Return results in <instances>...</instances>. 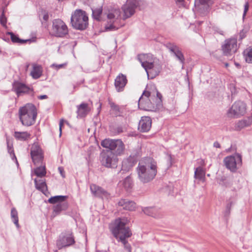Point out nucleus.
<instances>
[{"instance_id": "nucleus-1", "label": "nucleus", "mask_w": 252, "mask_h": 252, "mask_svg": "<svg viewBox=\"0 0 252 252\" xmlns=\"http://www.w3.org/2000/svg\"><path fill=\"white\" fill-rule=\"evenodd\" d=\"M136 171L139 180L144 183H148L157 174V162L153 158H144L139 161Z\"/></svg>"}, {"instance_id": "nucleus-2", "label": "nucleus", "mask_w": 252, "mask_h": 252, "mask_svg": "<svg viewBox=\"0 0 252 252\" xmlns=\"http://www.w3.org/2000/svg\"><path fill=\"white\" fill-rule=\"evenodd\" d=\"M126 225V221L125 219H116L113 226L111 228V231L118 241L122 243L125 249L127 252H131V247L126 239L130 237L132 233L128 227Z\"/></svg>"}, {"instance_id": "nucleus-3", "label": "nucleus", "mask_w": 252, "mask_h": 252, "mask_svg": "<svg viewBox=\"0 0 252 252\" xmlns=\"http://www.w3.org/2000/svg\"><path fill=\"white\" fill-rule=\"evenodd\" d=\"M19 119L23 125L30 126L35 123L37 116L36 107L32 104L28 103L19 109Z\"/></svg>"}, {"instance_id": "nucleus-4", "label": "nucleus", "mask_w": 252, "mask_h": 252, "mask_svg": "<svg viewBox=\"0 0 252 252\" xmlns=\"http://www.w3.org/2000/svg\"><path fill=\"white\" fill-rule=\"evenodd\" d=\"M72 26L76 30H84L88 26V17L85 11L76 10L71 17Z\"/></svg>"}, {"instance_id": "nucleus-5", "label": "nucleus", "mask_w": 252, "mask_h": 252, "mask_svg": "<svg viewBox=\"0 0 252 252\" xmlns=\"http://www.w3.org/2000/svg\"><path fill=\"white\" fill-rule=\"evenodd\" d=\"M153 97H155L154 94H152L149 91H144L138 100L139 108L146 111H156L158 108L156 104L151 102V99H154Z\"/></svg>"}, {"instance_id": "nucleus-6", "label": "nucleus", "mask_w": 252, "mask_h": 252, "mask_svg": "<svg viewBox=\"0 0 252 252\" xmlns=\"http://www.w3.org/2000/svg\"><path fill=\"white\" fill-rule=\"evenodd\" d=\"M101 145L104 148L109 149V151L112 152L117 157L121 155L125 150V145L120 139H105L102 141Z\"/></svg>"}, {"instance_id": "nucleus-7", "label": "nucleus", "mask_w": 252, "mask_h": 252, "mask_svg": "<svg viewBox=\"0 0 252 252\" xmlns=\"http://www.w3.org/2000/svg\"><path fill=\"white\" fill-rule=\"evenodd\" d=\"M247 112V105L242 101H235L228 109L227 115L229 117L237 118L244 116Z\"/></svg>"}, {"instance_id": "nucleus-8", "label": "nucleus", "mask_w": 252, "mask_h": 252, "mask_svg": "<svg viewBox=\"0 0 252 252\" xmlns=\"http://www.w3.org/2000/svg\"><path fill=\"white\" fill-rule=\"evenodd\" d=\"M100 161L104 167L114 168L117 166L118 158L112 152L107 151L101 153Z\"/></svg>"}, {"instance_id": "nucleus-9", "label": "nucleus", "mask_w": 252, "mask_h": 252, "mask_svg": "<svg viewBox=\"0 0 252 252\" xmlns=\"http://www.w3.org/2000/svg\"><path fill=\"white\" fill-rule=\"evenodd\" d=\"M121 12L120 9L113 8L109 11L107 18L109 20L105 26L106 31H115L118 28L115 25V23L121 18Z\"/></svg>"}, {"instance_id": "nucleus-10", "label": "nucleus", "mask_w": 252, "mask_h": 252, "mask_svg": "<svg viewBox=\"0 0 252 252\" xmlns=\"http://www.w3.org/2000/svg\"><path fill=\"white\" fill-rule=\"evenodd\" d=\"M52 31L56 37H62L68 34V30L65 23L61 19H55L53 21Z\"/></svg>"}, {"instance_id": "nucleus-11", "label": "nucleus", "mask_w": 252, "mask_h": 252, "mask_svg": "<svg viewBox=\"0 0 252 252\" xmlns=\"http://www.w3.org/2000/svg\"><path fill=\"white\" fill-rule=\"evenodd\" d=\"M143 3L142 0H127L122 8L124 12V19L130 17L135 13V8Z\"/></svg>"}, {"instance_id": "nucleus-12", "label": "nucleus", "mask_w": 252, "mask_h": 252, "mask_svg": "<svg viewBox=\"0 0 252 252\" xmlns=\"http://www.w3.org/2000/svg\"><path fill=\"white\" fill-rule=\"evenodd\" d=\"M139 156V150H133L128 158L123 160L122 164V170L124 171H129L136 163Z\"/></svg>"}, {"instance_id": "nucleus-13", "label": "nucleus", "mask_w": 252, "mask_h": 252, "mask_svg": "<svg viewBox=\"0 0 252 252\" xmlns=\"http://www.w3.org/2000/svg\"><path fill=\"white\" fill-rule=\"evenodd\" d=\"M226 167L232 172H235L237 166L242 164L241 156L237 154L235 156H230L225 157L223 160Z\"/></svg>"}, {"instance_id": "nucleus-14", "label": "nucleus", "mask_w": 252, "mask_h": 252, "mask_svg": "<svg viewBox=\"0 0 252 252\" xmlns=\"http://www.w3.org/2000/svg\"><path fill=\"white\" fill-rule=\"evenodd\" d=\"M237 41L235 38L225 40L221 46L223 55L227 57L232 56L237 50Z\"/></svg>"}, {"instance_id": "nucleus-15", "label": "nucleus", "mask_w": 252, "mask_h": 252, "mask_svg": "<svg viewBox=\"0 0 252 252\" xmlns=\"http://www.w3.org/2000/svg\"><path fill=\"white\" fill-rule=\"evenodd\" d=\"M74 237L72 233L62 234L57 240L56 246L59 250L72 246L75 243Z\"/></svg>"}, {"instance_id": "nucleus-16", "label": "nucleus", "mask_w": 252, "mask_h": 252, "mask_svg": "<svg viewBox=\"0 0 252 252\" xmlns=\"http://www.w3.org/2000/svg\"><path fill=\"white\" fill-rule=\"evenodd\" d=\"M165 46L171 53L174 54L177 60L182 64V68H183L185 63V58L180 48L175 43L171 42L166 43Z\"/></svg>"}, {"instance_id": "nucleus-17", "label": "nucleus", "mask_w": 252, "mask_h": 252, "mask_svg": "<svg viewBox=\"0 0 252 252\" xmlns=\"http://www.w3.org/2000/svg\"><path fill=\"white\" fill-rule=\"evenodd\" d=\"M31 156L35 165L42 162L43 159V153L41 148L37 144L32 145L31 149Z\"/></svg>"}, {"instance_id": "nucleus-18", "label": "nucleus", "mask_w": 252, "mask_h": 252, "mask_svg": "<svg viewBox=\"0 0 252 252\" xmlns=\"http://www.w3.org/2000/svg\"><path fill=\"white\" fill-rule=\"evenodd\" d=\"M90 189L92 193L95 196L102 199H108L110 197V194L104 189L93 184L90 186Z\"/></svg>"}, {"instance_id": "nucleus-19", "label": "nucleus", "mask_w": 252, "mask_h": 252, "mask_svg": "<svg viewBox=\"0 0 252 252\" xmlns=\"http://www.w3.org/2000/svg\"><path fill=\"white\" fill-rule=\"evenodd\" d=\"M161 68V66L154 62L144 69L146 71L148 78L153 79L158 75Z\"/></svg>"}, {"instance_id": "nucleus-20", "label": "nucleus", "mask_w": 252, "mask_h": 252, "mask_svg": "<svg viewBox=\"0 0 252 252\" xmlns=\"http://www.w3.org/2000/svg\"><path fill=\"white\" fill-rule=\"evenodd\" d=\"M152 125V120L148 116L142 117L139 122L138 130L142 132L148 131Z\"/></svg>"}, {"instance_id": "nucleus-21", "label": "nucleus", "mask_w": 252, "mask_h": 252, "mask_svg": "<svg viewBox=\"0 0 252 252\" xmlns=\"http://www.w3.org/2000/svg\"><path fill=\"white\" fill-rule=\"evenodd\" d=\"M13 89L16 92L18 96L23 94L29 93L30 91L32 92V90H31L29 87L19 82H15L13 84Z\"/></svg>"}, {"instance_id": "nucleus-22", "label": "nucleus", "mask_w": 252, "mask_h": 252, "mask_svg": "<svg viewBox=\"0 0 252 252\" xmlns=\"http://www.w3.org/2000/svg\"><path fill=\"white\" fill-rule=\"evenodd\" d=\"M137 59L144 68L154 62L153 56L151 54H139L137 56Z\"/></svg>"}, {"instance_id": "nucleus-23", "label": "nucleus", "mask_w": 252, "mask_h": 252, "mask_svg": "<svg viewBox=\"0 0 252 252\" xmlns=\"http://www.w3.org/2000/svg\"><path fill=\"white\" fill-rule=\"evenodd\" d=\"M126 76L123 74H119L115 80V86L117 91L122 92L127 83Z\"/></svg>"}, {"instance_id": "nucleus-24", "label": "nucleus", "mask_w": 252, "mask_h": 252, "mask_svg": "<svg viewBox=\"0 0 252 252\" xmlns=\"http://www.w3.org/2000/svg\"><path fill=\"white\" fill-rule=\"evenodd\" d=\"M118 205L123 207V208L126 210L133 211L136 208L134 202L126 199H122L118 202Z\"/></svg>"}, {"instance_id": "nucleus-25", "label": "nucleus", "mask_w": 252, "mask_h": 252, "mask_svg": "<svg viewBox=\"0 0 252 252\" xmlns=\"http://www.w3.org/2000/svg\"><path fill=\"white\" fill-rule=\"evenodd\" d=\"M68 207V204L67 201H63L60 203L56 204L53 206V213L54 216L59 215L62 211H65Z\"/></svg>"}, {"instance_id": "nucleus-26", "label": "nucleus", "mask_w": 252, "mask_h": 252, "mask_svg": "<svg viewBox=\"0 0 252 252\" xmlns=\"http://www.w3.org/2000/svg\"><path fill=\"white\" fill-rule=\"evenodd\" d=\"M34 182L35 188L38 190L45 194L47 191V186L45 179H40L37 180L36 178L34 179Z\"/></svg>"}, {"instance_id": "nucleus-27", "label": "nucleus", "mask_w": 252, "mask_h": 252, "mask_svg": "<svg viewBox=\"0 0 252 252\" xmlns=\"http://www.w3.org/2000/svg\"><path fill=\"white\" fill-rule=\"evenodd\" d=\"M31 134L27 131H15L14 136L15 139L19 141H25L31 138Z\"/></svg>"}, {"instance_id": "nucleus-28", "label": "nucleus", "mask_w": 252, "mask_h": 252, "mask_svg": "<svg viewBox=\"0 0 252 252\" xmlns=\"http://www.w3.org/2000/svg\"><path fill=\"white\" fill-rule=\"evenodd\" d=\"M77 113L79 117H84L86 116L89 111L88 104L86 103H82L77 106Z\"/></svg>"}, {"instance_id": "nucleus-29", "label": "nucleus", "mask_w": 252, "mask_h": 252, "mask_svg": "<svg viewBox=\"0 0 252 252\" xmlns=\"http://www.w3.org/2000/svg\"><path fill=\"white\" fill-rule=\"evenodd\" d=\"M211 0H195L194 5L195 7L199 9H207L209 7V4Z\"/></svg>"}, {"instance_id": "nucleus-30", "label": "nucleus", "mask_w": 252, "mask_h": 252, "mask_svg": "<svg viewBox=\"0 0 252 252\" xmlns=\"http://www.w3.org/2000/svg\"><path fill=\"white\" fill-rule=\"evenodd\" d=\"M143 211L147 215L154 218H158L159 217L158 210L155 207H145L143 209Z\"/></svg>"}, {"instance_id": "nucleus-31", "label": "nucleus", "mask_w": 252, "mask_h": 252, "mask_svg": "<svg viewBox=\"0 0 252 252\" xmlns=\"http://www.w3.org/2000/svg\"><path fill=\"white\" fill-rule=\"evenodd\" d=\"M194 177L202 182L205 181V171L200 166L197 167L194 172Z\"/></svg>"}, {"instance_id": "nucleus-32", "label": "nucleus", "mask_w": 252, "mask_h": 252, "mask_svg": "<svg viewBox=\"0 0 252 252\" xmlns=\"http://www.w3.org/2000/svg\"><path fill=\"white\" fill-rule=\"evenodd\" d=\"M67 198L68 196L66 195H56L50 197L48 202L50 204H57L63 201H65Z\"/></svg>"}, {"instance_id": "nucleus-33", "label": "nucleus", "mask_w": 252, "mask_h": 252, "mask_svg": "<svg viewBox=\"0 0 252 252\" xmlns=\"http://www.w3.org/2000/svg\"><path fill=\"white\" fill-rule=\"evenodd\" d=\"M251 122L249 120H242L239 121L235 125V129L240 130L241 129L250 126Z\"/></svg>"}, {"instance_id": "nucleus-34", "label": "nucleus", "mask_w": 252, "mask_h": 252, "mask_svg": "<svg viewBox=\"0 0 252 252\" xmlns=\"http://www.w3.org/2000/svg\"><path fill=\"white\" fill-rule=\"evenodd\" d=\"M34 173L38 177H44L46 174L45 166L44 165L37 167L34 169Z\"/></svg>"}, {"instance_id": "nucleus-35", "label": "nucleus", "mask_w": 252, "mask_h": 252, "mask_svg": "<svg viewBox=\"0 0 252 252\" xmlns=\"http://www.w3.org/2000/svg\"><path fill=\"white\" fill-rule=\"evenodd\" d=\"M42 74V71L41 67L39 65H34L33 66V69L31 71V75L32 77L34 79L39 78Z\"/></svg>"}, {"instance_id": "nucleus-36", "label": "nucleus", "mask_w": 252, "mask_h": 252, "mask_svg": "<svg viewBox=\"0 0 252 252\" xmlns=\"http://www.w3.org/2000/svg\"><path fill=\"white\" fill-rule=\"evenodd\" d=\"M122 185L126 190L130 189L133 186L132 181L130 177L127 176L122 182Z\"/></svg>"}, {"instance_id": "nucleus-37", "label": "nucleus", "mask_w": 252, "mask_h": 252, "mask_svg": "<svg viewBox=\"0 0 252 252\" xmlns=\"http://www.w3.org/2000/svg\"><path fill=\"white\" fill-rule=\"evenodd\" d=\"M8 34L10 35L11 40L13 43H18L20 44H23L26 43L28 41H30V39L23 40L20 39L18 36L15 35L12 32H8Z\"/></svg>"}, {"instance_id": "nucleus-38", "label": "nucleus", "mask_w": 252, "mask_h": 252, "mask_svg": "<svg viewBox=\"0 0 252 252\" xmlns=\"http://www.w3.org/2000/svg\"><path fill=\"white\" fill-rule=\"evenodd\" d=\"M11 218L13 220L14 223L16 225L17 227H19V219L18 217V212L15 208H12L11 210Z\"/></svg>"}, {"instance_id": "nucleus-39", "label": "nucleus", "mask_w": 252, "mask_h": 252, "mask_svg": "<svg viewBox=\"0 0 252 252\" xmlns=\"http://www.w3.org/2000/svg\"><path fill=\"white\" fill-rule=\"evenodd\" d=\"M244 54L246 61L248 63H252V46L246 49Z\"/></svg>"}, {"instance_id": "nucleus-40", "label": "nucleus", "mask_w": 252, "mask_h": 252, "mask_svg": "<svg viewBox=\"0 0 252 252\" xmlns=\"http://www.w3.org/2000/svg\"><path fill=\"white\" fill-rule=\"evenodd\" d=\"M38 16L40 19L42 18L44 21L46 22L49 19L48 12L43 9H41L38 12Z\"/></svg>"}, {"instance_id": "nucleus-41", "label": "nucleus", "mask_w": 252, "mask_h": 252, "mask_svg": "<svg viewBox=\"0 0 252 252\" xmlns=\"http://www.w3.org/2000/svg\"><path fill=\"white\" fill-rule=\"evenodd\" d=\"M102 12V8H96L94 10H93V13H92L93 17L95 19H96L97 20H99V17H100V15H101Z\"/></svg>"}, {"instance_id": "nucleus-42", "label": "nucleus", "mask_w": 252, "mask_h": 252, "mask_svg": "<svg viewBox=\"0 0 252 252\" xmlns=\"http://www.w3.org/2000/svg\"><path fill=\"white\" fill-rule=\"evenodd\" d=\"M156 104L157 105V106L158 107V108H159L161 105H162V96L161 95V94L158 92V90H156Z\"/></svg>"}, {"instance_id": "nucleus-43", "label": "nucleus", "mask_w": 252, "mask_h": 252, "mask_svg": "<svg viewBox=\"0 0 252 252\" xmlns=\"http://www.w3.org/2000/svg\"><path fill=\"white\" fill-rule=\"evenodd\" d=\"M7 19L4 15V11H2L0 17V23L4 27H6Z\"/></svg>"}, {"instance_id": "nucleus-44", "label": "nucleus", "mask_w": 252, "mask_h": 252, "mask_svg": "<svg viewBox=\"0 0 252 252\" xmlns=\"http://www.w3.org/2000/svg\"><path fill=\"white\" fill-rule=\"evenodd\" d=\"M111 109L116 112V115H118L120 112V108L118 105H116L114 102H111L109 103Z\"/></svg>"}, {"instance_id": "nucleus-45", "label": "nucleus", "mask_w": 252, "mask_h": 252, "mask_svg": "<svg viewBox=\"0 0 252 252\" xmlns=\"http://www.w3.org/2000/svg\"><path fill=\"white\" fill-rule=\"evenodd\" d=\"M233 204V202L232 201L228 203L226 206V211L225 212V216H228L230 213L231 210V207Z\"/></svg>"}, {"instance_id": "nucleus-46", "label": "nucleus", "mask_w": 252, "mask_h": 252, "mask_svg": "<svg viewBox=\"0 0 252 252\" xmlns=\"http://www.w3.org/2000/svg\"><path fill=\"white\" fill-rule=\"evenodd\" d=\"M225 181H227V178L224 176L218 178L217 179V182L220 185H224L223 183H224Z\"/></svg>"}, {"instance_id": "nucleus-47", "label": "nucleus", "mask_w": 252, "mask_h": 252, "mask_svg": "<svg viewBox=\"0 0 252 252\" xmlns=\"http://www.w3.org/2000/svg\"><path fill=\"white\" fill-rule=\"evenodd\" d=\"M249 3L247 2L245 3V4L244 5V13H243V19L244 18V17L246 16V15L249 10Z\"/></svg>"}, {"instance_id": "nucleus-48", "label": "nucleus", "mask_w": 252, "mask_h": 252, "mask_svg": "<svg viewBox=\"0 0 252 252\" xmlns=\"http://www.w3.org/2000/svg\"><path fill=\"white\" fill-rule=\"evenodd\" d=\"M7 149H8V153L10 155L13 154L14 155V157L15 158V155L14 154V150L12 149V148L10 147V146L9 145V142L7 140Z\"/></svg>"}, {"instance_id": "nucleus-49", "label": "nucleus", "mask_w": 252, "mask_h": 252, "mask_svg": "<svg viewBox=\"0 0 252 252\" xmlns=\"http://www.w3.org/2000/svg\"><path fill=\"white\" fill-rule=\"evenodd\" d=\"M223 184L224 185H221V186L225 187H228L231 184V182L229 179H227V181H225L224 183H223Z\"/></svg>"}, {"instance_id": "nucleus-50", "label": "nucleus", "mask_w": 252, "mask_h": 252, "mask_svg": "<svg viewBox=\"0 0 252 252\" xmlns=\"http://www.w3.org/2000/svg\"><path fill=\"white\" fill-rule=\"evenodd\" d=\"M58 170H59V171L61 176L63 178H64L65 177V174H64V172L63 168L62 167H59L58 168Z\"/></svg>"}, {"instance_id": "nucleus-51", "label": "nucleus", "mask_w": 252, "mask_h": 252, "mask_svg": "<svg viewBox=\"0 0 252 252\" xmlns=\"http://www.w3.org/2000/svg\"><path fill=\"white\" fill-rule=\"evenodd\" d=\"M63 120H61L60 122V124H59L60 132V136H61V134H62V127L63 126Z\"/></svg>"}, {"instance_id": "nucleus-52", "label": "nucleus", "mask_w": 252, "mask_h": 252, "mask_svg": "<svg viewBox=\"0 0 252 252\" xmlns=\"http://www.w3.org/2000/svg\"><path fill=\"white\" fill-rule=\"evenodd\" d=\"M123 131V128L121 126H118L116 128V132L117 134H120Z\"/></svg>"}, {"instance_id": "nucleus-53", "label": "nucleus", "mask_w": 252, "mask_h": 252, "mask_svg": "<svg viewBox=\"0 0 252 252\" xmlns=\"http://www.w3.org/2000/svg\"><path fill=\"white\" fill-rule=\"evenodd\" d=\"M37 98L39 99H47L48 98V96L47 95H41L38 96Z\"/></svg>"}, {"instance_id": "nucleus-54", "label": "nucleus", "mask_w": 252, "mask_h": 252, "mask_svg": "<svg viewBox=\"0 0 252 252\" xmlns=\"http://www.w3.org/2000/svg\"><path fill=\"white\" fill-rule=\"evenodd\" d=\"M214 147L217 148H220V145L218 141H216L214 143Z\"/></svg>"}, {"instance_id": "nucleus-55", "label": "nucleus", "mask_w": 252, "mask_h": 252, "mask_svg": "<svg viewBox=\"0 0 252 252\" xmlns=\"http://www.w3.org/2000/svg\"><path fill=\"white\" fill-rule=\"evenodd\" d=\"M176 3H181L182 4L184 1V0H175Z\"/></svg>"}, {"instance_id": "nucleus-56", "label": "nucleus", "mask_w": 252, "mask_h": 252, "mask_svg": "<svg viewBox=\"0 0 252 252\" xmlns=\"http://www.w3.org/2000/svg\"><path fill=\"white\" fill-rule=\"evenodd\" d=\"M235 65H236L237 67H238V68H239V67H240V64H239V63H235Z\"/></svg>"}, {"instance_id": "nucleus-57", "label": "nucleus", "mask_w": 252, "mask_h": 252, "mask_svg": "<svg viewBox=\"0 0 252 252\" xmlns=\"http://www.w3.org/2000/svg\"><path fill=\"white\" fill-rule=\"evenodd\" d=\"M168 160L170 162L171 160V155L168 156Z\"/></svg>"}, {"instance_id": "nucleus-58", "label": "nucleus", "mask_w": 252, "mask_h": 252, "mask_svg": "<svg viewBox=\"0 0 252 252\" xmlns=\"http://www.w3.org/2000/svg\"><path fill=\"white\" fill-rule=\"evenodd\" d=\"M63 64H61L58 65V66L59 68H60L62 67L63 66Z\"/></svg>"}, {"instance_id": "nucleus-59", "label": "nucleus", "mask_w": 252, "mask_h": 252, "mask_svg": "<svg viewBox=\"0 0 252 252\" xmlns=\"http://www.w3.org/2000/svg\"><path fill=\"white\" fill-rule=\"evenodd\" d=\"M225 66H226V67H227V66H228V63H225Z\"/></svg>"}]
</instances>
